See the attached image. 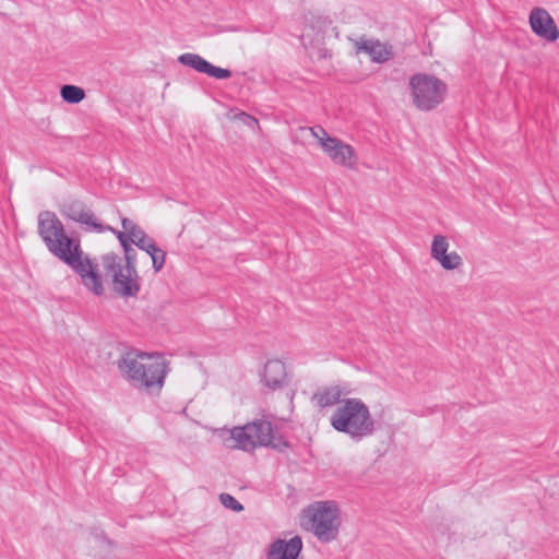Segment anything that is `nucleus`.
Masks as SVG:
<instances>
[{
    "label": "nucleus",
    "mask_w": 559,
    "mask_h": 559,
    "mask_svg": "<svg viewBox=\"0 0 559 559\" xmlns=\"http://www.w3.org/2000/svg\"><path fill=\"white\" fill-rule=\"evenodd\" d=\"M532 31L539 37L555 41L559 37L558 27L551 15L543 8H534L530 13Z\"/></svg>",
    "instance_id": "obj_11"
},
{
    "label": "nucleus",
    "mask_w": 559,
    "mask_h": 559,
    "mask_svg": "<svg viewBox=\"0 0 559 559\" xmlns=\"http://www.w3.org/2000/svg\"><path fill=\"white\" fill-rule=\"evenodd\" d=\"M312 135L318 139L319 143L321 144V139L323 138V134L319 131V129H323L322 127H312V128H309Z\"/></svg>",
    "instance_id": "obj_27"
},
{
    "label": "nucleus",
    "mask_w": 559,
    "mask_h": 559,
    "mask_svg": "<svg viewBox=\"0 0 559 559\" xmlns=\"http://www.w3.org/2000/svg\"><path fill=\"white\" fill-rule=\"evenodd\" d=\"M136 233L138 234H135L134 237L131 238V242L135 245L139 249L148 253L151 251L150 247L156 246L155 241L152 238H150L143 229Z\"/></svg>",
    "instance_id": "obj_20"
},
{
    "label": "nucleus",
    "mask_w": 559,
    "mask_h": 559,
    "mask_svg": "<svg viewBox=\"0 0 559 559\" xmlns=\"http://www.w3.org/2000/svg\"><path fill=\"white\" fill-rule=\"evenodd\" d=\"M150 249H151V251L147 254L152 259L153 269L155 272H159L164 267L165 260H166V253L163 249H160L157 246L150 247Z\"/></svg>",
    "instance_id": "obj_21"
},
{
    "label": "nucleus",
    "mask_w": 559,
    "mask_h": 559,
    "mask_svg": "<svg viewBox=\"0 0 559 559\" xmlns=\"http://www.w3.org/2000/svg\"><path fill=\"white\" fill-rule=\"evenodd\" d=\"M448 249L449 242L447 238L442 235H436L431 243V258L437 261L448 252Z\"/></svg>",
    "instance_id": "obj_18"
},
{
    "label": "nucleus",
    "mask_w": 559,
    "mask_h": 559,
    "mask_svg": "<svg viewBox=\"0 0 559 559\" xmlns=\"http://www.w3.org/2000/svg\"><path fill=\"white\" fill-rule=\"evenodd\" d=\"M241 117H243V121H245L248 126H250V127H252V126H257V124H258V120H257L254 117L250 116V115H247V114L242 112V114H241Z\"/></svg>",
    "instance_id": "obj_26"
},
{
    "label": "nucleus",
    "mask_w": 559,
    "mask_h": 559,
    "mask_svg": "<svg viewBox=\"0 0 559 559\" xmlns=\"http://www.w3.org/2000/svg\"><path fill=\"white\" fill-rule=\"evenodd\" d=\"M64 263L70 265L82 278L84 286L97 296L104 293L102 278L97 273L95 265L87 257H82L80 245L72 243L58 257Z\"/></svg>",
    "instance_id": "obj_7"
},
{
    "label": "nucleus",
    "mask_w": 559,
    "mask_h": 559,
    "mask_svg": "<svg viewBox=\"0 0 559 559\" xmlns=\"http://www.w3.org/2000/svg\"><path fill=\"white\" fill-rule=\"evenodd\" d=\"M126 263L122 266H135L136 251L130 246L123 249Z\"/></svg>",
    "instance_id": "obj_24"
},
{
    "label": "nucleus",
    "mask_w": 559,
    "mask_h": 559,
    "mask_svg": "<svg viewBox=\"0 0 559 559\" xmlns=\"http://www.w3.org/2000/svg\"><path fill=\"white\" fill-rule=\"evenodd\" d=\"M263 382L272 390L282 388L286 382L284 362L278 359L269 360L264 366Z\"/></svg>",
    "instance_id": "obj_14"
},
{
    "label": "nucleus",
    "mask_w": 559,
    "mask_h": 559,
    "mask_svg": "<svg viewBox=\"0 0 559 559\" xmlns=\"http://www.w3.org/2000/svg\"><path fill=\"white\" fill-rule=\"evenodd\" d=\"M121 224L122 228L124 229L123 233L130 235L131 238H133L134 235L138 234L136 231L142 230L133 221L127 217L122 218Z\"/></svg>",
    "instance_id": "obj_23"
},
{
    "label": "nucleus",
    "mask_w": 559,
    "mask_h": 559,
    "mask_svg": "<svg viewBox=\"0 0 559 559\" xmlns=\"http://www.w3.org/2000/svg\"><path fill=\"white\" fill-rule=\"evenodd\" d=\"M309 530L321 543H330L338 535L340 510L333 501H320L306 510Z\"/></svg>",
    "instance_id": "obj_4"
},
{
    "label": "nucleus",
    "mask_w": 559,
    "mask_h": 559,
    "mask_svg": "<svg viewBox=\"0 0 559 559\" xmlns=\"http://www.w3.org/2000/svg\"><path fill=\"white\" fill-rule=\"evenodd\" d=\"M347 391H343L338 385L323 386L316 391L312 400L316 401L320 408H326L341 405L343 395H347Z\"/></svg>",
    "instance_id": "obj_16"
},
{
    "label": "nucleus",
    "mask_w": 559,
    "mask_h": 559,
    "mask_svg": "<svg viewBox=\"0 0 559 559\" xmlns=\"http://www.w3.org/2000/svg\"><path fill=\"white\" fill-rule=\"evenodd\" d=\"M62 99L68 104H79L85 97V92L82 87L66 84L60 90Z\"/></svg>",
    "instance_id": "obj_17"
},
{
    "label": "nucleus",
    "mask_w": 559,
    "mask_h": 559,
    "mask_svg": "<svg viewBox=\"0 0 559 559\" xmlns=\"http://www.w3.org/2000/svg\"><path fill=\"white\" fill-rule=\"evenodd\" d=\"M437 261L447 271H451V270L457 269L459 266L462 265V258L455 251H452L450 253L447 252L444 255H442Z\"/></svg>",
    "instance_id": "obj_19"
},
{
    "label": "nucleus",
    "mask_w": 559,
    "mask_h": 559,
    "mask_svg": "<svg viewBox=\"0 0 559 559\" xmlns=\"http://www.w3.org/2000/svg\"><path fill=\"white\" fill-rule=\"evenodd\" d=\"M356 46L358 51L369 55L373 62L383 63L393 57L391 47L379 40L360 39Z\"/></svg>",
    "instance_id": "obj_15"
},
{
    "label": "nucleus",
    "mask_w": 559,
    "mask_h": 559,
    "mask_svg": "<svg viewBox=\"0 0 559 559\" xmlns=\"http://www.w3.org/2000/svg\"><path fill=\"white\" fill-rule=\"evenodd\" d=\"M225 444L243 451H250L257 447H269L282 452L289 447L282 436L274 432L273 425L264 419H257L242 427H234L229 430Z\"/></svg>",
    "instance_id": "obj_3"
},
{
    "label": "nucleus",
    "mask_w": 559,
    "mask_h": 559,
    "mask_svg": "<svg viewBox=\"0 0 559 559\" xmlns=\"http://www.w3.org/2000/svg\"><path fill=\"white\" fill-rule=\"evenodd\" d=\"M61 213L69 219L90 226L97 231L105 230V227L96 222L93 212L80 200L64 203Z\"/></svg>",
    "instance_id": "obj_12"
},
{
    "label": "nucleus",
    "mask_w": 559,
    "mask_h": 559,
    "mask_svg": "<svg viewBox=\"0 0 559 559\" xmlns=\"http://www.w3.org/2000/svg\"><path fill=\"white\" fill-rule=\"evenodd\" d=\"M106 229H109V230L114 231L117 235V238L119 239V241H120V243H121L123 249H126V247H130L131 246L132 242H131V236L130 235H128V234H126L123 231H116V230H114L110 227H105V230Z\"/></svg>",
    "instance_id": "obj_25"
},
{
    "label": "nucleus",
    "mask_w": 559,
    "mask_h": 559,
    "mask_svg": "<svg viewBox=\"0 0 559 559\" xmlns=\"http://www.w3.org/2000/svg\"><path fill=\"white\" fill-rule=\"evenodd\" d=\"M302 549V540L294 536L289 540L276 539L269 548L266 559H297Z\"/></svg>",
    "instance_id": "obj_13"
},
{
    "label": "nucleus",
    "mask_w": 559,
    "mask_h": 559,
    "mask_svg": "<svg viewBox=\"0 0 559 559\" xmlns=\"http://www.w3.org/2000/svg\"><path fill=\"white\" fill-rule=\"evenodd\" d=\"M330 424L333 429L349 436L355 442L371 437L377 430L369 407L357 397L344 399L331 415Z\"/></svg>",
    "instance_id": "obj_2"
},
{
    "label": "nucleus",
    "mask_w": 559,
    "mask_h": 559,
    "mask_svg": "<svg viewBox=\"0 0 559 559\" xmlns=\"http://www.w3.org/2000/svg\"><path fill=\"white\" fill-rule=\"evenodd\" d=\"M38 234L57 258L72 247L73 240L66 235L62 223L53 212L43 211L38 214Z\"/></svg>",
    "instance_id": "obj_8"
},
{
    "label": "nucleus",
    "mask_w": 559,
    "mask_h": 559,
    "mask_svg": "<svg viewBox=\"0 0 559 559\" xmlns=\"http://www.w3.org/2000/svg\"><path fill=\"white\" fill-rule=\"evenodd\" d=\"M103 265L112 278V289L117 295L129 298L139 294L141 283L135 266H122V259L115 253L104 255Z\"/></svg>",
    "instance_id": "obj_6"
},
{
    "label": "nucleus",
    "mask_w": 559,
    "mask_h": 559,
    "mask_svg": "<svg viewBox=\"0 0 559 559\" xmlns=\"http://www.w3.org/2000/svg\"><path fill=\"white\" fill-rule=\"evenodd\" d=\"M323 134L321 147L323 152L337 165L350 166L355 158L354 148L337 138L330 136L324 129H319Z\"/></svg>",
    "instance_id": "obj_9"
},
{
    "label": "nucleus",
    "mask_w": 559,
    "mask_h": 559,
    "mask_svg": "<svg viewBox=\"0 0 559 559\" xmlns=\"http://www.w3.org/2000/svg\"><path fill=\"white\" fill-rule=\"evenodd\" d=\"M120 373L136 389L159 392L167 370L165 358L159 354L130 350L117 361Z\"/></svg>",
    "instance_id": "obj_1"
},
{
    "label": "nucleus",
    "mask_w": 559,
    "mask_h": 559,
    "mask_svg": "<svg viewBox=\"0 0 559 559\" xmlns=\"http://www.w3.org/2000/svg\"><path fill=\"white\" fill-rule=\"evenodd\" d=\"M414 105L424 111L438 107L447 95V84L435 75L416 73L409 78Z\"/></svg>",
    "instance_id": "obj_5"
},
{
    "label": "nucleus",
    "mask_w": 559,
    "mask_h": 559,
    "mask_svg": "<svg viewBox=\"0 0 559 559\" xmlns=\"http://www.w3.org/2000/svg\"><path fill=\"white\" fill-rule=\"evenodd\" d=\"M219 501L226 509H230L235 512H240L243 510V506L234 496L229 493H221Z\"/></svg>",
    "instance_id": "obj_22"
},
{
    "label": "nucleus",
    "mask_w": 559,
    "mask_h": 559,
    "mask_svg": "<svg viewBox=\"0 0 559 559\" xmlns=\"http://www.w3.org/2000/svg\"><path fill=\"white\" fill-rule=\"evenodd\" d=\"M178 62L182 66L189 67L199 73L206 74L217 80H226L231 76V71L228 69L219 68L198 53L186 52L178 57Z\"/></svg>",
    "instance_id": "obj_10"
}]
</instances>
